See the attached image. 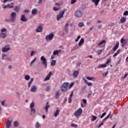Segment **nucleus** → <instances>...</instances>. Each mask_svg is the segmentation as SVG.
<instances>
[{
  "instance_id": "nucleus-58",
  "label": "nucleus",
  "mask_w": 128,
  "mask_h": 128,
  "mask_svg": "<svg viewBox=\"0 0 128 128\" xmlns=\"http://www.w3.org/2000/svg\"><path fill=\"white\" fill-rule=\"evenodd\" d=\"M5 20H6V22H12V20H11L10 18V19L6 18V19Z\"/></svg>"
},
{
  "instance_id": "nucleus-9",
  "label": "nucleus",
  "mask_w": 128,
  "mask_h": 128,
  "mask_svg": "<svg viewBox=\"0 0 128 128\" xmlns=\"http://www.w3.org/2000/svg\"><path fill=\"white\" fill-rule=\"evenodd\" d=\"M111 112H110L109 114L108 115V116H106L104 119H103L102 122L100 124V125L102 126L104 124V120H108V118L110 116V118H112V116L110 115Z\"/></svg>"
},
{
  "instance_id": "nucleus-23",
  "label": "nucleus",
  "mask_w": 128,
  "mask_h": 128,
  "mask_svg": "<svg viewBox=\"0 0 128 128\" xmlns=\"http://www.w3.org/2000/svg\"><path fill=\"white\" fill-rule=\"evenodd\" d=\"M20 6H16L14 8V10L16 12H20Z\"/></svg>"
},
{
  "instance_id": "nucleus-60",
  "label": "nucleus",
  "mask_w": 128,
  "mask_h": 128,
  "mask_svg": "<svg viewBox=\"0 0 128 128\" xmlns=\"http://www.w3.org/2000/svg\"><path fill=\"white\" fill-rule=\"evenodd\" d=\"M82 102H84V104H86V99H83L82 100Z\"/></svg>"
},
{
  "instance_id": "nucleus-56",
  "label": "nucleus",
  "mask_w": 128,
  "mask_h": 128,
  "mask_svg": "<svg viewBox=\"0 0 128 128\" xmlns=\"http://www.w3.org/2000/svg\"><path fill=\"white\" fill-rule=\"evenodd\" d=\"M53 10H54V12H56V11L58 10V8L56 7H54V8H53Z\"/></svg>"
},
{
  "instance_id": "nucleus-63",
  "label": "nucleus",
  "mask_w": 128,
  "mask_h": 128,
  "mask_svg": "<svg viewBox=\"0 0 128 128\" xmlns=\"http://www.w3.org/2000/svg\"><path fill=\"white\" fill-rule=\"evenodd\" d=\"M128 76V73L124 75V77L123 78H126V76Z\"/></svg>"
},
{
  "instance_id": "nucleus-38",
  "label": "nucleus",
  "mask_w": 128,
  "mask_h": 128,
  "mask_svg": "<svg viewBox=\"0 0 128 128\" xmlns=\"http://www.w3.org/2000/svg\"><path fill=\"white\" fill-rule=\"evenodd\" d=\"M35 126H36V128H40V124L38 122H36V124H35Z\"/></svg>"
},
{
  "instance_id": "nucleus-62",
  "label": "nucleus",
  "mask_w": 128,
  "mask_h": 128,
  "mask_svg": "<svg viewBox=\"0 0 128 128\" xmlns=\"http://www.w3.org/2000/svg\"><path fill=\"white\" fill-rule=\"evenodd\" d=\"M54 54H52V55L51 56V60H54Z\"/></svg>"
},
{
  "instance_id": "nucleus-47",
  "label": "nucleus",
  "mask_w": 128,
  "mask_h": 128,
  "mask_svg": "<svg viewBox=\"0 0 128 128\" xmlns=\"http://www.w3.org/2000/svg\"><path fill=\"white\" fill-rule=\"evenodd\" d=\"M36 51H32L31 52V54H30L31 56H33L34 54H36Z\"/></svg>"
},
{
  "instance_id": "nucleus-6",
  "label": "nucleus",
  "mask_w": 128,
  "mask_h": 128,
  "mask_svg": "<svg viewBox=\"0 0 128 128\" xmlns=\"http://www.w3.org/2000/svg\"><path fill=\"white\" fill-rule=\"evenodd\" d=\"M74 16L76 18H82V12L80 10H76L74 13Z\"/></svg>"
},
{
  "instance_id": "nucleus-27",
  "label": "nucleus",
  "mask_w": 128,
  "mask_h": 128,
  "mask_svg": "<svg viewBox=\"0 0 128 128\" xmlns=\"http://www.w3.org/2000/svg\"><path fill=\"white\" fill-rule=\"evenodd\" d=\"M60 52H62V50H54L53 52V54H54V56H56V54H58V53Z\"/></svg>"
},
{
  "instance_id": "nucleus-32",
  "label": "nucleus",
  "mask_w": 128,
  "mask_h": 128,
  "mask_svg": "<svg viewBox=\"0 0 128 128\" xmlns=\"http://www.w3.org/2000/svg\"><path fill=\"white\" fill-rule=\"evenodd\" d=\"M84 38H82L78 42L79 46H82V44H84Z\"/></svg>"
},
{
  "instance_id": "nucleus-25",
  "label": "nucleus",
  "mask_w": 128,
  "mask_h": 128,
  "mask_svg": "<svg viewBox=\"0 0 128 128\" xmlns=\"http://www.w3.org/2000/svg\"><path fill=\"white\" fill-rule=\"evenodd\" d=\"M120 42L122 44V46H126V42H125L124 38H121Z\"/></svg>"
},
{
  "instance_id": "nucleus-11",
  "label": "nucleus",
  "mask_w": 128,
  "mask_h": 128,
  "mask_svg": "<svg viewBox=\"0 0 128 128\" xmlns=\"http://www.w3.org/2000/svg\"><path fill=\"white\" fill-rule=\"evenodd\" d=\"M82 80H84V82L85 84H86L88 85V86H92V82H88V80H86V78H82Z\"/></svg>"
},
{
  "instance_id": "nucleus-29",
  "label": "nucleus",
  "mask_w": 128,
  "mask_h": 128,
  "mask_svg": "<svg viewBox=\"0 0 128 128\" xmlns=\"http://www.w3.org/2000/svg\"><path fill=\"white\" fill-rule=\"evenodd\" d=\"M126 18L124 17H122L120 22L121 24H124V22H126Z\"/></svg>"
},
{
  "instance_id": "nucleus-31",
  "label": "nucleus",
  "mask_w": 128,
  "mask_h": 128,
  "mask_svg": "<svg viewBox=\"0 0 128 128\" xmlns=\"http://www.w3.org/2000/svg\"><path fill=\"white\" fill-rule=\"evenodd\" d=\"M118 46H120V43L118 42H117L114 48V51L116 52V50H118Z\"/></svg>"
},
{
  "instance_id": "nucleus-20",
  "label": "nucleus",
  "mask_w": 128,
  "mask_h": 128,
  "mask_svg": "<svg viewBox=\"0 0 128 128\" xmlns=\"http://www.w3.org/2000/svg\"><path fill=\"white\" fill-rule=\"evenodd\" d=\"M8 34L6 33H0V38H6Z\"/></svg>"
},
{
  "instance_id": "nucleus-36",
  "label": "nucleus",
  "mask_w": 128,
  "mask_h": 128,
  "mask_svg": "<svg viewBox=\"0 0 128 128\" xmlns=\"http://www.w3.org/2000/svg\"><path fill=\"white\" fill-rule=\"evenodd\" d=\"M84 26V22H80L78 24V26H79V28H82Z\"/></svg>"
},
{
  "instance_id": "nucleus-61",
  "label": "nucleus",
  "mask_w": 128,
  "mask_h": 128,
  "mask_svg": "<svg viewBox=\"0 0 128 128\" xmlns=\"http://www.w3.org/2000/svg\"><path fill=\"white\" fill-rule=\"evenodd\" d=\"M70 102H72V98H68V103L70 104Z\"/></svg>"
},
{
  "instance_id": "nucleus-17",
  "label": "nucleus",
  "mask_w": 128,
  "mask_h": 128,
  "mask_svg": "<svg viewBox=\"0 0 128 128\" xmlns=\"http://www.w3.org/2000/svg\"><path fill=\"white\" fill-rule=\"evenodd\" d=\"M42 30V26H39L36 30V32H40Z\"/></svg>"
},
{
  "instance_id": "nucleus-13",
  "label": "nucleus",
  "mask_w": 128,
  "mask_h": 128,
  "mask_svg": "<svg viewBox=\"0 0 128 128\" xmlns=\"http://www.w3.org/2000/svg\"><path fill=\"white\" fill-rule=\"evenodd\" d=\"M52 72H50L48 76L45 78L44 80H50V76H52Z\"/></svg>"
},
{
  "instance_id": "nucleus-12",
  "label": "nucleus",
  "mask_w": 128,
  "mask_h": 128,
  "mask_svg": "<svg viewBox=\"0 0 128 128\" xmlns=\"http://www.w3.org/2000/svg\"><path fill=\"white\" fill-rule=\"evenodd\" d=\"M12 121L10 120H8L6 123V128H10L12 126Z\"/></svg>"
},
{
  "instance_id": "nucleus-19",
  "label": "nucleus",
  "mask_w": 128,
  "mask_h": 128,
  "mask_svg": "<svg viewBox=\"0 0 128 128\" xmlns=\"http://www.w3.org/2000/svg\"><path fill=\"white\" fill-rule=\"evenodd\" d=\"M79 72L78 70H74L73 72L72 76L74 78H78V76Z\"/></svg>"
},
{
  "instance_id": "nucleus-2",
  "label": "nucleus",
  "mask_w": 128,
  "mask_h": 128,
  "mask_svg": "<svg viewBox=\"0 0 128 128\" xmlns=\"http://www.w3.org/2000/svg\"><path fill=\"white\" fill-rule=\"evenodd\" d=\"M64 12H66V10H60L59 12V14L57 15L56 20H60V18H64Z\"/></svg>"
},
{
  "instance_id": "nucleus-59",
  "label": "nucleus",
  "mask_w": 128,
  "mask_h": 128,
  "mask_svg": "<svg viewBox=\"0 0 128 128\" xmlns=\"http://www.w3.org/2000/svg\"><path fill=\"white\" fill-rule=\"evenodd\" d=\"M24 12H26V14H30V10H24Z\"/></svg>"
},
{
  "instance_id": "nucleus-5",
  "label": "nucleus",
  "mask_w": 128,
  "mask_h": 128,
  "mask_svg": "<svg viewBox=\"0 0 128 128\" xmlns=\"http://www.w3.org/2000/svg\"><path fill=\"white\" fill-rule=\"evenodd\" d=\"M10 18L12 22H14L16 20V12H12L10 14Z\"/></svg>"
},
{
  "instance_id": "nucleus-43",
  "label": "nucleus",
  "mask_w": 128,
  "mask_h": 128,
  "mask_svg": "<svg viewBox=\"0 0 128 128\" xmlns=\"http://www.w3.org/2000/svg\"><path fill=\"white\" fill-rule=\"evenodd\" d=\"M102 52V50H98L97 51V55L100 56Z\"/></svg>"
},
{
  "instance_id": "nucleus-16",
  "label": "nucleus",
  "mask_w": 128,
  "mask_h": 128,
  "mask_svg": "<svg viewBox=\"0 0 128 128\" xmlns=\"http://www.w3.org/2000/svg\"><path fill=\"white\" fill-rule=\"evenodd\" d=\"M6 100H4L1 102V106H2L6 108V106H8L7 104L6 103Z\"/></svg>"
},
{
  "instance_id": "nucleus-45",
  "label": "nucleus",
  "mask_w": 128,
  "mask_h": 128,
  "mask_svg": "<svg viewBox=\"0 0 128 128\" xmlns=\"http://www.w3.org/2000/svg\"><path fill=\"white\" fill-rule=\"evenodd\" d=\"M6 32V28H2L1 30V33Z\"/></svg>"
},
{
  "instance_id": "nucleus-33",
  "label": "nucleus",
  "mask_w": 128,
  "mask_h": 128,
  "mask_svg": "<svg viewBox=\"0 0 128 128\" xmlns=\"http://www.w3.org/2000/svg\"><path fill=\"white\" fill-rule=\"evenodd\" d=\"M86 80H96V78L94 77H90V76H87L86 77Z\"/></svg>"
},
{
  "instance_id": "nucleus-53",
  "label": "nucleus",
  "mask_w": 128,
  "mask_h": 128,
  "mask_svg": "<svg viewBox=\"0 0 128 128\" xmlns=\"http://www.w3.org/2000/svg\"><path fill=\"white\" fill-rule=\"evenodd\" d=\"M124 16H128V11L126 10L125 11L124 14H123Z\"/></svg>"
},
{
  "instance_id": "nucleus-7",
  "label": "nucleus",
  "mask_w": 128,
  "mask_h": 128,
  "mask_svg": "<svg viewBox=\"0 0 128 128\" xmlns=\"http://www.w3.org/2000/svg\"><path fill=\"white\" fill-rule=\"evenodd\" d=\"M54 34L53 33L50 34L49 35L46 36L45 38V40H52V39L54 38Z\"/></svg>"
},
{
  "instance_id": "nucleus-52",
  "label": "nucleus",
  "mask_w": 128,
  "mask_h": 128,
  "mask_svg": "<svg viewBox=\"0 0 128 128\" xmlns=\"http://www.w3.org/2000/svg\"><path fill=\"white\" fill-rule=\"evenodd\" d=\"M50 87L47 86L46 87V92H50Z\"/></svg>"
},
{
  "instance_id": "nucleus-46",
  "label": "nucleus",
  "mask_w": 128,
  "mask_h": 128,
  "mask_svg": "<svg viewBox=\"0 0 128 128\" xmlns=\"http://www.w3.org/2000/svg\"><path fill=\"white\" fill-rule=\"evenodd\" d=\"M7 6H8V8H14V6H12L10 4H8Z\"/></svg>"
},
{
  "instance_id": "nucleus-37",
  "label": "nucleus",
  "mask_w": 128,
  "mask_h": 128,
  "mask_svg": "<svg viewBox=\"0 0 128 128\" xmlns=\"http://www.w3.org/2000/svg\"><path fill=\"white\" fill-rule=\"evenodd\" d=\"M36 60H38L36 57L34 58V59L30 62V64H34L36 61Z\"/></svg>"
},
{
  "instance_id": "nucleus-48",
  "label": "nucleus",
  "mask_w": 128,
  "mask_h": 128,
  "mask_svg": "<svg viewBox=\"0 0 128 128\" xmlns=\"http://www.w3.org/2000/svg\"><path fill=\"white\" fill-rule=\"evenodd\" d=\"M108 72L103 73L102 74L103 76H108Z\"/></svg>"
},
{
  "instance_id": "nucleus-18",
  "label": "nucleus",
  "mask_w": 128,
  "mask_h": 128,
  "mask_svg": "<svg viewBox=\"0 0 128 128\" xmlns=\"http://www.w3.org/2000/svg\"><path fill=\"white\" fill-rule=\"evenodd\" d=\"M38 10L36 8H34L32 10V14L36 16L38 14Z\"/></svg>"
},
{
  "instance_id": "nucleus-39",
  "label": "nucleus",
  "mask_w": 128,
  "mask_h": 128,
  "mask_svg": "<svg viewBox=\"0 0 128 128\" xmlns=\"http://www.w3.org/2000/svg\"><path fill=\"white\" fill-rule=\"evenodd\" d=\"M106 40H102L98 44V46H100V45L102 44H106Z\"/></svg>"
},
{
  "instance_id": "nucleus-24",
  "label": "nucleus",
  "mask_w": 128,
  "mask_h": 128,
  "mask_svg": "<svg viewBox=\"0 0 128 128\" xmlns=\"http://www.w3.org/2000/svg\"><path fill=\"white\" fill-rule=\"evenodd\" d=\"M60 96V91H57L55 94L56 98H59Z\"/></svg>"
},
{
  "instance_id": "nucleus-4",
  "label": "nucleus",
  "mask_w": 128,
  "mask_h": 128,
  "mask_svg": "<svg viewBox=\"0 0 128 128\" xmlns=\"http://www.w3.org/2000/svg\"><path fill=\"white\" fill-rule=\"evenodd\" d=\"M40 60L42 62V64L44 66L45 68H48V61L46 60V58L44 56H42Z\"/></svg>"
},
{
  "instance_id": "nucleus-40",
  "label": "nucleus",
  "mask_w": 128,
  "mask_h": 128,
  "mask_svg": "<svg viewBox=\"0 0 128 128\" xmlns=\"http://www.w3.org/2000/svg\"><path fill=\"white\" fill-rule=\"evenodd\" d=\"M56 60H52V62H51V66H56Z\"/></svg>"
},
{
  "instance_id": "nucleus-8",
  "label": "nucleus",
  "mask_w": 128,
  "mask_h": 128,
  "mask_svg": "<svg viewBox=\"0 0 128 128\" xmlns=\"http://www.w3.org/2000/svg\"><path fill=\"white\" fill-rule=\"evenodd\" d=\"M82 114V109L81 108H78L76 112L74 113V116H80Z\"/></svg>"
},
{
  "instance_id": "nucleus-30",
  "label": "nucleus",
  "mask_w": 128,
  "mask_h": 128,
  "mask_svg": "<svg viewBox=\"0 0 128 128\" xmlns=\"http://www.w3.org/2000/svg\"><path fill=\"white\" fill-rule=\"evenodd\" d=\"M100 0H92V2H94L96 6H98V2H100Z\"/></svg>"
},
{
  "instance_id": "nucleus-64",
  "label": "nucleus",
  "mask_w": 128,
  "mask_h": 128,
  "mask_svg": "<svg viewBox=\"0 0 128 128\" xmlns=\"http://www.w3.org/2000/svg\"><path fill=\"white\" fill-rule=\"evenodd\" d=\"M42 0H39L38 2V4H42Z\"/></svg>"
},
{
  "instance_id": "nucleus-35",
  "label": "nucleus",
  "mask_w": 128,
  "mask_h": 128,
  "mask_svg": "<svg viewBox=\"0 0 128 128\" xmlns=\"http://www.w3.org/2000/svg\"><path fill=\"white\" fill-rule=\"evenodd\" d=\"M24 79L26 80H30V75H26L24 76Z\"/></svg>"
},
{
  "instance_id": "nucleus-26",
  "label": "nucleus",
  "mask_w": 128,
  "mask_h": 128,
  "mask_svg": "<svg viewBox=\"0 0 128 128\" xmlns=\"http://www.w3.org/2000/svg\"><path fill=\"white\" fill-rule=\"evenodd\" d=\"M8 58V54H2V60H6V58Z\"/></svg>"
},
{
  "instance_id": "nucleus-55",
  "label": "nucleus",
  "mask_w": 128,
  "mask_h": 128,
  "mask_svg": "<svg viewBox=\"0 0 128 128\" xmlns=\"http://www.w3.org/2000/svg\"><path fill=\"white\" fill-rule=\"evenodd\" d=\"M75 2H76V0H71V4H74Z\"/></svg>"
},
{
  "instance_id": "nucleus-57",
  "label": "nucleus",
  "mask_w": 128,
  "mask_h": 128,
  "mask_svg": "<svg viewBox=\"0 0 128 128\" xmlns=\"http://www.w3.org/2000/svg\"><path fill=\"white\" fill-rule=\"evenodd\" d=\"M74 83L72 82L71 83L69 86V88H72L74 86Z\"/></svg>"
},
{
  "instance_id": "nucleus-1",
  "label": "nucleus",
  "mask_w": 128,
  "mask_h": 128,
  "mask_svg": "<svg viewBox=\"0 0 128 128\" xmlns=\"http://www.w3.org/2000/svg\"><path fill=\"white\" fill-rule=\"evenodd\" d=\"M68 86H70V83L64 82V83L60 87V90L62 92H66V90L68 89Z\"/></svg>"
},
{
  "instance_id": "nucleus-28",
  "label": "nucleus",
  "mask_w": 128,
  "mask_h": 128,
  "mask_svg": "<svg viewBox=\"0 0 128 128\" xmlns=\"http://www.w3.org/2000/svg\"><path fill=\"white\" fill-rule=\"evenodd\" d=\"M36 90V86H33L31 87V92H34Z\"/></svg>"
},
{
  "instance_id": "nucleus-10",
  "label": "nucleus",
  "mask_w": 128,
  "mask_h": 128,
  "mask_svg": "<svg viewBox=\"0 0 128 128\" xmlns=\"http://www.w3.org/2000/svg\"><path fill=\"white\" fill-rule=\"evenodd\" d=\"M56 111L54 114V116H58V114H60V108L59 107L56 108Z\"/></svg>"
},
{
  "instance_id": "nucleus-50",
  "label": "nucleus",
  "mask_w": 128,
  "mask_h": 128,
  "mask_svg": "<svg viewBox=\"0 0 128 128\" xmlns=\"http://www.w3.org/2000/svg\"><path fill=\"white\" fill-rule=\"evenodd\" d=\"M110 59H108V60L106 61V64H110Z\"/></svg>"
},
{
  "instance_id": "nucleus-21",
  "label": "nucleus",
  "mask_w": 128,
  "mask_h": 128,
  "mask_svg": "<svg viewBox=\"0 0 128 128\" xmlns=\"http://www.w3.org/2000/svg\"><path fill=\"white\" fill-rule=\"evenodd\" d=\"M10 50V48H2V52H8Z\"/></svg>"
},
{
  "instance_id": "nucleus-44",
  "label": "nucleus",
  "mask_w": 128,
  "mask_h": 128,
  "mask_svg": "<svg viewBox=\"0 0 128 128\" xmlns=\"http://www.w3.org/2000/svg\"><path fill=\"white\" fill-rule=\"evenodd\" d=\"M96 120V116H92V122H94Z\"/></svg>"
},
{
  "instance_id": "nucleus-41",
  "label": "nucleus",
  "mask_w": 128,
  "mask_h": 128,
  "mask_svg": "<svg viewBox=\"0 0 128 128\" xmlns=\"http://www.w3.org/2000/svg\"><path fill=\"white\" fill-rule=\"evenodd\" d=\"M70 126H72V128H78V124H74V123L71 124H70Z\"/></svg>"
},
{
  "instance_id": "nucleus-42",
  "label": "nucleus",
  "mask_w": 128,
  "mask_h": 128,
  "mask_svg": "<svg viewBox=\"0 0 128 128\" xmlns=\"http://www.w3.org/2000/svg\"><path fill=\"white\" fill-rule=\"evenodd\" d=\"M6 60L7 62H12V59L11 58L7 57V58L6 59Z\"/></svg>"
},
{
  "instance_id": "nucleus-22",
  "label": "nucleus",
  "mask_w": 128,
  "mask_h": 128,
  "mask_svg": "<svg viewBox=\"0 0 128 128\" xmlns=\"http://www.w3.org/2000/svg\"><path fill=\"white\" fill-rule=\"evenodd\" d=\"M34 78H31L30 81L28 82V88H30V86H32V84L34 80Z\"/></svg>"
},
{
  "instance_id": "nucleus-34",
  "label": "nucleus",
  "mask_w": 128,
  "mask_h": 128,
  "mask_svg": "<svg viewBox=\"0 0 128 128\" xmlns=\"http://www.w3.org/2000/svg\"><path fill=\"white\" fill-rule=\"evenodd\" d=\"M106 68V64H100L98 66V68Z\"/></svg>"
},
{
  "instance_id": "nucleus-51",
  "label": "nucleus",
  "mask_w": 128,
  "mask_h": 128,
  "mask_svg": "<svg viewBox=\"0 0 128 128\" xmlns=\"http://www.w3.org/2000/svg\"><path fill=\"white\" fill-rule=\"evenodd\" d=\"M46 107L47 108H50V106L48 105V102H46Z\"/></svg>"
},
{
  "instance_id": "nucleus-54",
  "label": "nucleus",
  "mask_w": 128,
  "mask_h": 128,
  "mask_svg": "<svg viewBox=\"0 0 128 128\" xmlns=\"http://www.w3.org/2000/svg\"><path fill=\"white\" fill-rule=\"evenodd\" d=\"M80 36H78L76 39L75 40V42H78V40H80Z\"/></svg>"
},
{
  "instance_id": "nucleus-14",
  "label": "nucleus",
  "mask_w": 128,
  "mask_h": 128,
  "mask_svg": "<svg viewBox=\"0 0 128 128\" xmlns=\"http://www.w3.org/2000/svg\"><path fill=\"white\" fill-rule=\"evenodd\" d=\"M20 20L22 22H28V18H26V16L22 15L21 18H20Z\"/></svg>"
},
{
  "instance_id": "nucleus-49",
  "label": "nucleus",
  "mask_w": 128,
  "mask_h": 128,
  "mask_svg": "<svg viewBox=\"0 0 128 128\" xmlns=\"http://www.w3.org/2000/svg\"><path fill=\"white\" fill-rule=\"evenodd\" d=\"M106 114V112H104L100 116V118H102L104 117V116Z\"/></svg>"
},
{
  "instance_id": "nucleus-3",
  "label": "nucleus",
  "mask_w": 128,
  "mask_h": 128,
  "mask_svg": "<svg viewBox=\"0 0 128 128\" xmlns=\"http://www.w3.org/2000/svg\"><path fill=\"white\" fill-rule=\"evenodd\" d=\"M30 114H36V109L34 108V102H32L30 104Z\"/></svg>"
},
{
  "instance_id": "nucleus-15",
  "label": "nucleus",
  "mask_w": 128,
  "mask_h": 128,
  "mask_svg": "<svg viewBox=\"0 0 128 128\" xmlns=\"http://www.w3.org/2000/svg\"><path fill=\"white\" fill-rule=\"evenodd\" d=\"M13 126L14 128H18L20 126V122L14 121L13 123Z\"/></svg>"
}]
</instances>
